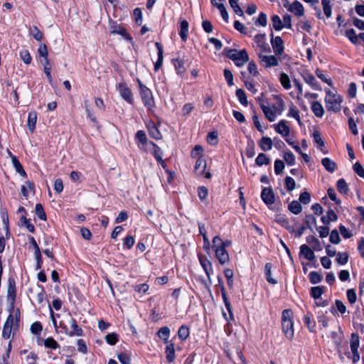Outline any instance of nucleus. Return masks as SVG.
Listing matches in <instances>:
<instances>
[{
	"mask_svg": "<svg viewBox=\"0 0 364 364\" xmlns=\"http://www.w3.org/2000/svg\"><path fill=\"white\" fill-rule=\"evenodd\" d=\"M166 344L165 349L166 358L168 363H172L175 360L174 344L172 342Z\"/></svg>",
	"mask_w": 364,
	"mask_h": 364,
	"instance_id": "23",
	"label": "nucleus"
},
{
	"mask_svg": "<svg viewBox=\"0 0 364 364\" xmlns=\"http://www.w3.org/2000/svg\"><path fill=\"white\" fill-rule=\"evenodd\" d=\"M227 56L233 60L237 67L243 66L249 60V57L245 50L229 49L227 52Z\"/></svg>",
	"mask_w": 364,
	"mask_h": 364,
	"instance_id": "5",
	"label": "nucleus"
},
{
	"mask_svg": "<svg viewBox=\"0 0 364 364\" xmlns=\"http://www.w3.org/2000/svg\"><path fill=\"white\" fill-rule=\"evenodd\" d=\"M281 245L282 249H279V251L280 252L282 263L284 264H287L294 267L293 257L291 255L289 247L282 240H281Z\"/></svg>",
	"mask_w": 364,
	"mask_h": 364,
	"instance_id": "9",
	"label": "nucleus"
},
{
	"mask_svg": "<svg viewBox=\"0 0 364 364\" xmlns=\"http://www.w3.org/2000/svg\"><path fill=\"white\" fill-rule=\"evenodd\" d=\"M269 163V159L267 156L263 153H260L258 154L257 157L255 159V164L259 166L267 165Z\"/></svg>",
	"mask_w": 364,
	"mask_h": 364,
	"instance_id": "45",
	"label": "nucleus"
},
{
	"mask_svg": "<svg viewBox=\"0 0 364 364\" xmlns=\"http://www.w3.org/2000/svg\"><path fill=\"white\" fill-rule=\"evenodd\" d=\"M146 128L148 129V132L150 136H151L156 140H159L162 139V134H161L158 127L154 122L149 121V122H147Z\"/></svg>",
	"mask_w": 364,
	"mask_h": 364,
	"instance_id": "13",
	"label": "nucleus"
},
{
	"mask_svg": "<svg viewBox=\"0 0 364 364\" xmlns=\"http://www.w3.org/2000/svg\"><path fill=\"white\" fill-rule=\"evenodd\" d=\"M293 311L290 309L282 312V330L288 339H292L294 335V321L292 320Z\"/></svg>",
	"mask_w": 364,
	"mask_h": 364,
	"instance_id": "3",
	"label": "nucleus"
},
{
	"mask_svg": "<svg viewBox=\"0 0 364 364\" xmlns=\"http://www.w3.org/2000/svg\"><path fill=\"white\" fill-rule=\"evenodd\" d=\"M30 33L38 41H41L43 37V33L36 26L31 28Z\"/></svg>",
	"mask_w": 364,
	"mask_h": 364,
	"instance_id": "57",
	"label": "nucleus"
},
{
	"mask_svg": "<svg viewBox=\"0 0 364 364\" xmlns=\"http://www.w3.org/2000/svg\"><path fill=\"white\" fill-rule=\"evenodd\" d=\"M37 122V113L36 112H31L28 116V129L33 132L36 128V124Z\"/></svg>",
	"mask_w": 364,
	"mask_h": 364,
	"instance_id": "29",
	"label": "nucleus"
},
{
	"mask_svg": "<svg viewBox=\"0 0 364 364\" xmlns=\"http://www.w3.org/2000/svg\"><path fill=\"white\" fill-rule=\"evenodd\" d=\"M261 198L267 205H272L274 203V194L271 188H263Z\"/></svg>",
	"mask_w": 364,
	"mask_h": 364,
	"instance_id": "17",
	"label": "nucleus"
},
{
	"mask_svg": "<svg viewBox=\"0 0 364 364\" xmlns=\"http://www.w3.org/2000/svg\"><path fill=\"white\" fill-rule=\"evenodd\" d=\"M258 55L265 67H273L278 64V60L274 55H267L264 53H258Z\"/></svg>",
	"mask_w": 364,
	"mask_h": 364,
	"instance_id": "15",
	"label": "nucleus"
},
{
	"mask_svg": "<svg viewBox=\"0 0 364 364\" xmlns=\"http://www.w3.org/2000/svg\"><path fill=\"white\" fill-rule=\"evenodd\" d=\"M198 259L201 267H203V270L205 271L207 275L209 282L211 283V275L213 273L211 262L208 259L201 255H198Z\"/></svg>",
	"mask_w": 364,
	"mask_h": 364,
	"instance_id": "10",
	"label": "nucleus"
},
{
	"mask_svg": "<svg viewBox=\"0 0 364 364\" xmlns=\"http://www.w3.org/2000/svg\"><path fill=\"white\" fill-rule=\"evenodd\" d=\"M139 83V87L140 89V95L144 105L148 107V109H151L154 106V98L152 95V92L150 89H149L146 86L142 84V82L137 80Z\"/></svg>",
	"mask_w": 364,
	"mask_h": 364,
	"instance_id": "6",
	"label": "nucleus"
},
{
	"mask_svg": "<svg viewBox=\"0 0 364 364\" xmlns=\"http://www.w3.org/2000/svg\"><path fill=\"white\" fill-rule=\"evenodd\" d=\"M311 108L314 114L317 117H323L324 114V109L322 106V105L318 102L314 101L311 103Z\"/></svg>",
	"mask_w": 364,
	"mask_h": 364,
	"instance_id": "28",
	"label": "nucleus"
},
{
	"mask_svg": "<svg viewBox=\"0 0 364 364\" xmlns=\"http://www.w3.org/2000/svg\"><path fill=\"white\" fill-rule=\"evenodd\" d=\"M229 4L237 15L240 16H243L244 12L242 9L240 7V6L237 4V0H229Z\"/></svg>",
	"mask_w": 364,
	"mask_h": 364,
	"instance_id": "53",
	"label": "nucleus"
},
{
	"mask_svg": "<svg viewBox=\"0 0 364 364\" xmlns=\"http://www.w3.org/2000/svg\"><path fill=\"white\" fill-rule=\"evenodd\" d=\"M321 164L325 169L330 173H333L337 167L336 162L328 157L323 158L321 160Z\"/></svg>",
	"mask_w": 364,
	"mask_h": 364,
	"instance_id": "24",
	"label": "nucleus"
},
{
	"mask_svg": "<svg viewBox=\"0 0 364 364\" xmlns=\"http://www.w3.org/2000/svg\"><path fill=\"white\" fill-rule=\"evenodd\" d=\"M236 96H237L239 102L242 105H247V97H246L245 92V91L243 90L237 89L236 90Z\"/></svg>",
	"mask_w": 364,
	"mask_h": 364,
	"instance_id": "56",
	"label": "nucleus"
},
{
	"mask_svg": "<svg viewBox=\"0 0 364 364\" xmlns=\"http://www.w3.org/2000/svg\"><path fill=\"white\" fill-rule=\"evenodd\" d=\"M111 33L121 35L126 39H131L129 35L127 33L126 29H124V28H122L119 26H116L113 27L112 30L111 31Z\"/></svg>",
	"mask_w": 364,
	"mask_h": 364,
	"instance_id": "47",
	"label": "nucleus"
},
{
	"mask_svg": "<svg viewBox=\"0 0 364 364\" xmlns=\"http://www.w3.org/2000/svg\"><path fill=\"white\" fill-rule=\"evenodd\" d=\"M190 334L189 328L185 325L181 326L178 331V336L182 341H186Z\"/></svg>",
	"mask_w": 364,
	"mask_h": 364,
	"instance_id": "39",
	"label": "nucleus"
},
{
	"mask_svg": "<svg viewBox=\"0 0 364 364\" xmlns=\"http://www.w3.org/2000/svg\"><path fill=\"white\" fill-rule=\"evenodd\" d=\"M206 168V161L202 157H198L194 167L195 172L198 176H203Z\"/></svg>",
	"mask_w": 364,
	"mask_h": 364,
	"instance_id": "21",
	"label": "nucleus"
},
{
	"mask_svg": "<svg viewBox=\"0 0 364 364\" xmlns=\"http://www.w3.org/2000/svg\"><path fill=\"white\" fill-rule=\"evenodd\" d=\"M7 301H16V286L14 282L11 280L7 288Z\"/></svg>",
	"mask_w": 364,
	"mask_h": 364,
	"instance_id": "31",
	"label": "nucleus"
},
{
	"mask_svg": "<svg viewBox=\"0 0 364 364\" xmlns=\"http://www.w3.org/2000/svg\"><path fill=\"white\" fill-rule=\"evenodd\" d=\"M325 290L324 287L317 286L311 288L310 294L314 299H318L323 294Z\"/></svg>",
	"mask_w": 364,
	"mask_h": 364,
	"instance_id": "35",
	"label": "nucleus"
},
{
	"mask_svg": "<svg viewBox=\"0 0 364 364\" xmlns=\"http://www.w3.org/2000/svg\"><path fill=\"white\" fill-rule=\"evenodd\" d=\"M353 169L360 177L364 178V168L360 163H355L353 166Z\"/></svg>",
	"mask_w": 364,
	"mask_h": 364,
	"instance_id": "64",
	"label": "nucleus"
},
{
	"mask_svg": "<svg viewBox=\"0 0 364 364\" xmlns=\"http://www.w3.org/2000/svg\"><path fill=\"white\" fill-rule=\"evenodd\" d=\"M35 212L39 219L42 220H46V215L44 212L43 205L41 203H37L35 207Z\"/></svg>",
	"mask_w": 364,
	"mask_h": 364,
	"instance_id": "52",
	"label": "nucleus"
},
{
	"mask_svg": "<svg viewBox=\"0 0 364 364\" xmlns=\"http://www.w3.org/2000/svg\"><path fill=\"white\" fill-rule=\"evenodd\" d=\"M84 103H85V112L87 113V117L92 122H96L97 119H96L95 114H93V112H92V110L90 109V105L89 103V101L85 100Z\"/></svg>",
	"mask_w": 364,
	"mask_h": 364,
	"instance_id": "59",
	"label": "nucleus"
},
{
	"mask_svg": "<svg viewBox=\"0 0 364 364\" xmlns=\"http://www.w3.org/2000/svg\"><path fill=\"white\" fill-rule=\"evenodd\" d=\"M280 82L282 85V86L288 90L291 87V83L289 76L285 73H282L280 75Z\"/></svg>",
	"mask_w": 364,
	"mask_h": 364,
	"instance_id": "61",
	"label": "nucleus"
},
{
	"mask_svg": "<svg viewBox=\"0 0 364 364\" xmlns=\"http://www.w3.org/2000/svg\"><path fill=\"white\" fill-rule=\"evenodd\" d=\"M303 78L304 81L309 84L314 90L319 91L321 90V87L312 74L305 73L303 75Z\"/></svg>",
	"mask_w": 364,
	"mask_h": 364,
	"instance_id": "18",
	"label": "nucleus"
},
{
	"mask_svg": "<svg viewBox=\"0 0 364 364\" xmlns=\"http://www.w3.org/2000/svg\"><path fill=\"white\" fill-rule=\"evenodd\" d=\"M117 90L119 92L120 96L127 102L133 103V95L131 90L127 87V84L124 82H119L117 85Z\"/></svg>",
	"mask_w": 364,
	"mask_h": 364,
	"instance_id": "8",
	"label": "nucleus"
},
{
	"mask_svg": "<svg viewBox=\"0 0 364 364\" xmlns=\"http://www.w3.org/2000/svg\"><path fill=\"white\" fill-rule=\"evenodd\" d=\"M44 346L46 348L53 350L60 348V345L52 337H48L44 340Z\"/></svg>",
	"mask_w": 364,
	"mask_h": 364,
	"instance_id": "44",
	"label": "nucleus"
},
{
	"mask_svg": "<svg viewBox=\"0 0 364 364\" xmlns=\"http://www.w3.org/2000/svg\"><path fill=\"white\" fill-rule=\"evenodd\" d=\"M274 172L277 175L282 173L284 168V164L282 160L277 159L274 161Z\"/></svg>",
	"mask_w": 364,
	"mask_h": 364,
	"instance_id": "63",
	"label": "nucleus"
},
{
	"mask_svg": "<svg viewBox=\"0 0 364 364\" xmlns=\"http://www.w3.org/2000/svg\"><path fill=\"white\" fill-rule=\"evenodd\" d=\"M311 200V196L308 191H304L300 193L299 197V202L297 201V214L302 211L301 204L308 205Z\"/></svg>",
	"mask_w": 364,
	"mask_h": 364,
	"instance_id": "16",
	"label": "nucleus"
},
{
	"mask_svg": "<svg viewBox=\"0 0 364 364\" xmlns=\"http://www.w3.org/2000/svg\"><path fill=\"white\" fill-rule=\"evenodd\" d=\"M43 65V70L44 73L47 77V79L50 85H53V79L51 76V66L50 64V61L48 59L44 60L43 62H42Z\"/></svg>",
	"mask_w": 364,
	"mask_h": 364,
	"instance_id": "36",
	"label": "nucleus"
},
{
	"mask_svg": "<svg viewBox=\"0 0 364 364\" xmlns=\"http://www.w3.org/2000/svg\"><path fill=\"white\" fill-rule=\"evenodd\" d=\"M272 25L274 30L281 31L285 28L283 25V21L278 15H273L271 18Z\"/></svg>",
	"mask_w": 364,
	"mask_h": 364,
	"instance_id": "33",
	"label": "nucleus"
},
{
	"mask_svg": "<svg viewBox=\"0 0 364 364\" xmlns=\"http://www.w3.org/2000/svg\"><path fill=\"white\" fill-rule=\"evenodd\" d=\"M304 257L312 264L316 262L315 254L314 251L306 245H303L300 247V257Z\"/></svg>",
	"mask_w": 364,
	"mask_h": 364,
	"instance_id": "11",
	"label": "nucleus"
},
{
	"mask_svg": "<svg viewBox=\"0 0 364 364\" xmlns=\"http://www.w3.org/2000/svg\"><path fill=\"white\" fill-rule=\"evenodd\" d=\"M135 136H136V139L139 142L138 146H139V149H144V146L146 145H147L148 144H149V141H148L147 137L144 131H142V130L138 131L136 133Z\"/></svg>",
	"mask_w": 364,
	"mask_h": 364,
	"instance_id": "22",
	"label": "nucleus"
},
{
	"mask_svg": "<svg viewBox=\"0 0 364 364\" xmlns=\"http://www.w3.org/2000/svg\"><path fill=\"white\" fill-rule=\"evenodd\" d=\"M215 250V256L218 259L220 264L224 265L229 262L230 257L226 249L223 248V247L220 248H216Z\"/></svg>",
	"mask_w": 364,
	"mask_h": 364,
	"instance_id": "12",
	"label": "nucleus"
},
{
	"mask_svg": "<svg viewBox=\"0 0 364 364\" xmlns=\"http://www.w3.org/2000/svg\"><path fill=\"white\" fill-rule=\"evenodd\" d=\"M338 216L333 210H328L325 215L321 217V221L324 225H329L331 222L336 221Z\"/></svg>",
	"mask_w": 364,
	"mask_h": 364,
	"instance_id": "27",
	"label": "nucleus"
},
{
	"mask_svg": "<svg viewBox=\"0 0 364 364\" xmlns=\"http://www.w3.org/2000/svg\"><path fill=\"white\" fill-rule=\"evenodd\" d=\"M337 262L341 265L346 264L348 261V255L347 252H338L336 258Z\"/></svg>",
	"mask_w": 364,
	"mask_h": 364,
	"instance_id": "60",
	"label": "nucleus"
},
{
	"mask_svg": "<svg viewBox=\"0 0 364 364\" xmlns=\"http://www.w3.org/2000/svg\"><path fill=\"white\" fill-rule=\"evenodd\" d=\"M326 97L324 99L326 107L328 111L338 112L341 109V102L343 99L337 91H332L329 89H325Z\"/></svg>",
	"mask_w": 364,
	"mask_h": 364,
	"instance_id": "1",
	"label": "nucleus"
},
{
	"mask_svg": "<svg viewBox=\"0 0 364 364\" xmlns=\"http://www.w3.org/2000/svg\"><path fill=\"white\" fill-rule=\"evenodd\" d=\"M295 181L293 178L290 176H287L284 178V187L286 190L289 192H291L295 188Z\"/></svg>",
	"mask_w": 364,
	"mask_h": 364,
	"instance_id": "46",
	"label": "nucleus"
},
{
	"mask_svg": "<svg viewBox=\"0 0 364 364\" xmlns=\"http://www.w3.org/2000/svg\"><path fill=\"white\" fill-rule=\"evenodd\" d=\"M149 144L153 148L152 153H153L155 159H156V161L158 162H159L161 164L163 168H165L166 167V164H165V162L164 161V160L162 159L161 149H160V147L159 146H157L156 144H154V143H153L151 141H149Z\"/></svg>",
	"mask_w": 364,
	"mask_h": 364,
	"instance_id": "20",
	"label": "nucleus"
},
{
	"mask_svg": "<svg viewBox=\"0 0 364 364\" xmlns=\"http://www.w3.org/2000/svg\"><path fill=\"white\" fill-rule=\"evenodd\" d=\"M34 188V185L33 183L30 181H26V183L23 185L21 188V194L25 197L27 198L28 195L29 191H33Z\"/></svg>",
	"mask_w": 364,
	"mask_h": 364,
	"instance_id": "50",
	"label": "nucleus"
},
{
	"mask_svg": "<svg viewBox=\"0 0 364 364\" xmlns=\"http://www.w3.org/2000/svg\"><path fill=\"white\" fill-rule=\"evenodd\" d=\"M321 4L325 15L327 18L331 16L332 9L330 0H321Z\"/></svg>",
	"mask_w": 364,
	"mask_h": 364,
	"instance_id": "49",
	"label": "nucleus"
},
{
	"mask_svg": "<svg viewBox=\"0 0 364 364\" xmlns=\"http://www.w3.org/2000/svg\"><path fill=\"white\" fill-rule=\"evenodd\" d=\"M271 269H272V264L271 263H267L264 266V274L267 281L272 284H277V280L273 279L272 277V273H271Z\"/></svg>",
	"mask_w": 364,
	"mask_h": 364,
	"instance_id": "42",
	"label": "nucleus"
},
{
	"mask_svg": "<svg viewBox=\"0 0 364 364\" xmlns=\"http://www.w3.org/2000/svg\"><path fill=\"white\" fill-rule=\"evenodd\" d=\"M345 36L353 44L358 45L359 43L358 41V36L356 35L355 31L353 28L348 29L345 32Z\"/></svg>",
	"mask_w": 364,
	"mask_h": 364,
	"instance_id": "32",
	"label": "nucleus"
},
{
	"mask_svg": "<svg viewBox=\"0 0 364 364\" xmlns=\"http://www.w3.org/2000/svg\"><path fill=\"white\" fill-rule=\"evenodd\" d=\"M119 340V336L116 333H111L105 336L106 342L109 345H115Z\"/></svg>",
	"mask_w": 364,
	"mask_h": 364,
	"instance_id": "55",
	"label": "nucleus"
},
{
	"mask_svg": "<svg viewBox=\"0 0 364 364\" xmlns=\"http://www.w3.org/2000/svg\"><path fill=\"white\" fill-rule=\"evenodd\" d=\"M306 224L307 228H309L311 230H313V228L316 227V218L312 215H308L306 216Z\"/></svg>",
	"mask_w": 364,
	"mask_h": 364,
	"instance_id": "62",
	"label": "nucleus"
},
{
	"mask_svg": "<svg viewBox=\"0 0 364 364\" xmlns=\"http://www.w3.org/2000/svg\"><path fill=\"white\" fill-rule=\"evenodd\" d=\"M19 321L20 311L17 309L15 314V318H14V315H9L4 324L2 337L4 339H9L11 333H14L18 329Z\"/></svg>",
	"mask_w": 364,
	"mask_h": 364,
	"instance_id": "2",
	"label": "nucleus"
},
{
	"mask_svg": "<svg viewBox=\"0 0 364 364\" xmlns=\"http://www.w3.org/2000/svg\"><path fill=\"white\" fill-rule=\"evenodd\" d=\"M316 74L323 82L328 84L329 86H333V81L331 78L328 75L325 74L323 70L316 69Z\"/></svg>",
	"mask_w": 364,
	"mask_h": 364,
	"instance_id": "38",
	"label": "nucleus"
},
{
	"mask_svg": "<svg viewBox=\"0 0 364 364\" xmlns=\"http://www.w3.org/2000/svg\"><path fill=\"white\" fill-rule=\"evenodd\" d=\"M271 36H272L271 43H272V46L273 47L274 52L279 55L282 54V53L283 52V50H284L283 41L282 40V38L279 36H277L274 38H273L272 33L271 34Z\"/></svg>",
	"mask_w": 364,
	"mask_h": 364,
	"instance_id": "19",
	"label": "nucleus"
},
{
	"mask_svg": "<svg viewBox=\"0 0 364 364\" xmlns=\"http://www.w3.org/2000/svg\"><path fill=\"white\" fill-rule=\"evenodd\" d=\"M275 130L277 132L283 136H287L289 132L288 126L283 121H281L279 123L275 125Z\"/></svg>",
	"mask_w": 364,
	"mask_h": 364,
	"instance_id": "37",
	"label": "nucleus"
},
{
	"mask_svg": "<svg viewBox=\"0 0 364 364\" xmlns=\"http://www.w3.org/2000/svg\"><path fill=\"white\" fill-rule=\"evenodd\" d=\"M360 343V338L357 333H352L350 336V350L358 349Z\"/></svg>",
	"mask_w": 364,
	"mask_h": 364,
	"instance_id": "48",
	"label": "nucleus"
},
{
	"mask_svg": "<svg viewBox=\"0 0 364 364\" xmlns=\"http://www.w3.org/2000/svg\"><path fill=\"white\" fill-rule=\"evenodd\" d=\"M261 108L269 121L274 122L276 120L277 116L282 114L283 111V105L281 101H279L275 104H262Z\"/></svg>",
	"mask_w": 364,
	"mask_h": 364,
	"instance_id": "4",
	"label": "nucleus"
},
{
	"mask_svg": "<svg viewBox=\"0 0 364 364\" xmlns=\"http://www.w3.org/2000/svg\"><path fill=\"white\" fill-rule=\"evenodd\" d=\"M337 189L341 194H347L348 192V186L343 178H340L337 181Z\"/></svg>",
	"mask_w": 364,
	"mask_h": 364,
	"instance_id": "40",
	"label": "nucleus"
},
{
	"mask_svg": "<svg viewBox=\"0 0 364 364\" xmlns=\"http://www.w3.org/2000/svg\"><path fill=\"white\" fill-rule=\"evenodd\" d=\"M246 155L250 159L253 158L255 155V143L252 140H250L247 143V146L246 148Z\"/></svg>",
	"mask_w": 364,
	"mask_h": 364,
	"instance_id": "51",
	"label": "nucleus"
},
{
	"mask_svg": "<svg viewBox=\"0 0 364 364\" xmlns=\"http://www.w3.org/2000/svg\"><path fill=\"white\" fill-rule=\"evenodd\" d=\"M158 336L161 339H163L164 343H168L171 341H168L170 336V329L167 326L161 328L158 331Z\"/></svg>",
	"mask_w": 364,
	"mask_h": 364,
	"instance_id": "34",
	"label": "nucleus"
},
{
	"mask_svg": "<svg viewBox=\"0 0 364 364\" xmlns=\"http://www.w3.org/2000/svg\"><path fill=\"white\" fill-rule=\"evenodd\" d=\"M259 146L262 151H267L272 149L273 142L270 137L263 136L259 141Z\"/></svg>",
	"mask_w": 364,
	"mask_h": 364,
	"instance_id": "25",
	"label": "nucleus"
},
{
	"mask_svg": "<svg viewBox=\"0 0 364 364\" xmlns=\"http://www.w3.org/2000/svg\"><path fill=\"white\" fill-rule=\"evenodd\" d=\"M309 277L311 284H318L322 280V275L317 272H310Z\"/></svg>",
	"mask_w": 364,
	"mask_h": 364,
	"instance_id": "54",
	"label": "nucleus"
},
{
	"mask_svg": "<svg viewBox=\"0 0 364 364\" xmlns=\"http://www.w3.org/2000/svg\"><path fill=\"white\" fill-rule=\"evenodd\" d=\"M188 33V23L186 20H183L180 23V32L179 35L181 39L185 41L187 39Z\"/></svg>",
	"mask_w": 364,
	"mask_h": 364,
	"instance_id": "30",
	"label": "nucleus"
},
{
	"mask_svg": "<svg viewBox=\"0 0 364 364\" xmlns=\"http://www.w3.org/2000/svg\"><path fill=\"white\" fill-rule=\"evenodd\" d=\"M175 70L178 75L183 74L186 71L184 61L182 59H175L173 60Z\"/></svg>",
	"mask_w": 364,
	"mask_h": 364,
	"instance_id": "43",
	"label": "nucleus"
},
{
	"mask_svg": "<svg viewBox=\"0 0 364 364\" xmlns=\"http://www.w3.org/2000/svg\"><path fill=\"white\" fill-rule=\"evenodd\" d=\"M155 46L157 48L158 59L154 65V68L156 70H157L161 67V65L163 64V58H164L163 53H164V51H163V46L160 43L156 42L155 43Z\"/></svg>",
	"mask_w": 364,
	"mask_h": 364,
	"instance_id": "26",
	"label": "nucleus"
},
{
	"mask_svg": "<svg viewBox=\"0 0 364 364\" xmlns=\"http://www.w3.org/2000/svg\"><path fill=\"white\" fill-rule=\"evenodd\" d=\"M264 38V35H257L255 37V41L257 43V46L259 49V53H265L269 52V46L265 42Z\"/></svg>",
	"mask_w": 364,
	"mask_h": 364,
	"instance_id": "14",
	"label": "nucleus"
},
{
	"mask_svg": "<svg viewBox=\"0 0 364 364\" xmlns=\"http://www.w3.org/2000/svg\"><path fill=\"white\" fill-rule=\"evenodd\" d=\"M69 323L72 330L69 331L66 326H63V331L66 335L70 337L83 336L82 329L77 325V321L74 318L70 316Z\"/></svg>",
	"mask_w": 364,
	"mask_h": 364,
	"instance_id": "7",
	"label": "nucleus"
},
{
	"mask_svg": "<svg viewBox=\"0 0 364 364\" xmlns=\"http://www.w3.org/2000/svg\"><path fill=\"white\" fill-rule=\"evenodd\" d=\"M20 57L25 64L29 65L31 63L32 58L28 50H23L20 51Z\"/></svg>",
	"mask_w": 364,
	"mask_h": 364,
	"instance_id": "58",
	"label": "nucleus"
},
{
	"mask_svg": "<svg viewBox=\"0 0 364 364\" xmlns=\"http://www.w3.org/2000/svg\"><path fill=\"white\" fill-rule=\"evenodd\" d=\"M11 161H12L13 166L15 168L16 172H18L22 176H26V173L24 171L23 166H21V164L19 162V161L18 160V159L16 156H12Z\"/></svg>",
	"mask_w": 364,
	"mask_h": 364,
	"instance_id": "41",
	"label": "nucleus"
}]
</instances>
